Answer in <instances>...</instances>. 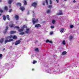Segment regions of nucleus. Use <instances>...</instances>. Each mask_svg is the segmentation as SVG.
Listing matches in <instances>:
<instances>
[{
	"label": "nucleus",
	"mask_w": 79,
	"mask_h": 79,
	"mask_svg": "<svg viewBox=\"0 0 79 79\" xmlns=\"http://www.w3.org/2000/svg\"><path fill=\"white\" fill-rule=\"evenodd\" d=\"M38 21H39L38 19H35L34 18L32 19V23L33 24H35V23H38Z\"/></svg>",
	"instance_id": "f257e3e1"
},
{
	"label": "nucleus",
	"mask_w": 79,
	"mask_h": 79,
	"mask_svg": "<svg viewBox=\"0 0 79 79\" xmlns=\"http://www.w3.org/2000/svg\"><path fill=\"white\" fill-rule=\"evenodd\" d=\"M12 38H13V39H17V36L16 35H10L7 37V39H12Z\"/></svg>",
	"instance_id": "f03ea898"
},
{
	"label": "nucleus",
	"mask_w": 79,
	"mask_h": 79,
	"mask_svg": "<svg viewBox=\"0 0 79 79\" xmlns=\"http://www.w3.org/2000/svg\"><path fill=\"white\" fill-rule=\"evenodd\" d=\"M15 28H16L17 29H18V30L19 32H22V31H23V30H24V28H22L21 29H19V27L18 26H16L15 27Z\"/></svg>",
	"instance_id": "7ed1b4c3"
},
{
	"label": "nucleus",
	"mask_w": 79,
	"mask_h": 79,
	"mask_svg": "<svg viewBox=\"0 0 79 79\" xmlns=\"http://www.w3.org/2000/svg\"><path fill=\"white\" fill-rule=\"evenodd\" d=\"M20 42H21V41H20V40L17 41L15 42V45H18V44H19Z\"/></svg>",
	"instance_id": "20e7f679"
},
{
	"label": "nucleus",
	"mask_w": 79,
	"mask_h": 79,
	"mask_svg": "<svg viewBox=\"0 0 79 79\" xmlns=\"http://www.w3.org/2000/svg\"><path fill=\"white\" fill-rule=\"evenodd\" d=\"M37 3L34 2L32 4V6H34V8H35V7H36V6H37Z\"/></svg>",
	"instance_id": "39448f33"
},
{
	"label": "nucleus",
	"mask_w": 79,
	"mask_h": 79,
	"mask_svg": "<svg viewBox=\"0 0 79 79\" xmlns=\"http://www.w3.org/2000/svg\"><path fill=\"white\" fill-rule=\"evenodd\" d=\"M20 9L22 11H23L25 10V7L24 6H20Z\"/></svg>",
	"instance_id": "423d86ee"
},
{
	"label": "nucleus",
	"mask_w": 79,
	"mask_h": 79,
	"mask_svg": "<svg viewBox=\"0 0 79 79\" xmlns=\"http://www.w3.org/2000/svg\"><path fill=\"white\" fill-rule=\"evenodd\" d=\"M35 27H37V28H38L40 27H41V25L40 24H36L35 25Z\"/></svg>",
	"instance_id": "0eeeda50"
},
{
	"label": "nucleus",
	"mask_w": 79,
	"mask_h": 79,
	"mask_svg": "<svg viewBox=\"0 0 79 79\" xmlns=\"http://www.w3.org/2000/svg\"><path fill=\"white\" fill-rule=\"evenodd\" d=\"M26 31H25L26 33L29 34V29L27 28L26 29Z\"/></svg>",
	"instance_id": "6e6552de"
},
{
	"label": "nucleus",
	"mask_w": 79,
	"mask_h": 79,
	"mask_svg": "<svg viewBox=\"0 0 79 79\" xmlns=\"http://www.w3.org/2000/svg\"><path fill=\"white\" fill-rule=\"evenodd\" d=\"M15 18L16 20H18L19 19V16L18 15H16L15 16Z\"/></svg>",
	"instance_id": "1a4fd4ad"
},
{
	"label": "nucleus",
	"mask_w": 79,
	"mask_h": 79,
	"mask_svg": "<svg viewBox=\"0 0 79 79\" xmlns=\"http://www.w3.org/2000/svg\"><path fill=\"white\" fill-rule=\"evenodd\" d=\"M63 15V13L61 11H60V12L59 13L57 14V15Z\"/></svg>",
	"instance_id": "9d476101"
},
{
	"label": "nucleus",
	"mask_w": 79,
	"mask_h": 79,
	"mask_svg": "<svg viewBox=\"0 0 79 79\" xmlns=\"http://www.w3.org/2000/svg\"><path fill=\"white\" fill-rule=\"evenodd\" d=\"M47 13L48 14V13H51V10H50L48 9L47 10Z\"/></svg>",
	"instance_id": "9b49d317"
},
{
	"label": "nucleus",
	"mask_w": 79,
	"mask_h": 79,
	"mask_svg": "<svg viewBox=\"0 0 79 79\" xmlns=\"http://www.w3.org/2000/svg\"><path fill=\"white\" fill-rule=\"evenodd\" d=\"M67 53V52L66 51L63 52L62 53V55H66V54Z\"/></svg>",
	"instance_id": "f8f14e48"
},
{
	"label": "nucleus",
	"mask_w": 79,
	"mask_h": 79,
	"mask_svg": "<svg viewBox=\"0 0 79 79\" xmlns=\"http://www.w3.org/2000/svg\"><path fill=\"white\" fill-rule=\"evenodd\" d=\"M13 0H9L8 4H11V2H13Z\"/></svg>",
	"instance_id": "ddd939ff"
},
{
	"label": "nucleus",
	"mask_w": 79,
	"mask_h": 79,
	"mask_svg": "<svg viewBox=\"0 0 79 79\" xmlns=\"http://www.w3.org/2000/svg\"><path fill=\"white\" fill-rule=\"evenodd\" d=\"M10 17V16L8 15H7L6 16V18L8 20L10 21V18H9Z\"/></svg>",
	"instance_id": "4468645a"
},
{
	"label": "nucleus",
	"mask_w": 79,
	"mask_h": 79,
	"mask_svg": "<svg viewBox=\"0 0 79 79\" xmlns=\"http://www.w3.org/2000/svg\"><path fill=\"white\" fill-rule=\"evenodd\" d=\"M64 28H61L60 31V32H63L64 31Z\"/></svg>",
	"instance_id": "2eb2a0df"
},
{
	"label": "nucleus",
	"mask_w": 79,
	"mask_h": 79,
	"mask_svg": "<svg viewBox=\"0 0 79 79\" xmlns=\"http://www.w3.org/2000/svg\"><path fill=\"white\" fill-rule=\"evenodd\" d=\"M23 3L24 5H27V2H26V0H24Z\"/></svg>",
	"instance_id": "dca6fc26"
},
{
	"label": "nucleus",
	"mask_w": 79,
	"mask_h": 79,
	"mask_svg": "<svg viewBox=\"0 0 79 79\" xmlns=\"http://www.w3.org/2000/svg\"><path fill=\"white\" fill-rule=\"evenodd\" d=\"M15 26V24H11V25H9V26L10 27H13Z\"/></svg>",
	"instance_id": "f3484780"
},
{
	"label": "nucleus",
	"mask_w": 79,
	"mask_h": 79,
	"mask_svg": "<svg viewBox=\"0 0 79 79\" xmlns=\"http://www.w3.org/2000/svg\"><path fill=\"white\" fill-rule=\"evenodd\" d=\"M3 19L4 21H5L6 20V16H5V15H3Z\"/></svg>",
	"instance_id": "a211bd4d"
},
{
	"label": "nucleus",
	"mask_w": 79,
	"mask_h": 79,
	"mask_svg": "<svg viewBox=\"0 0 79 79\" xmlns=\"http://www.w3.org/2000/svg\"><path fill=\"white\" fill-rule=\"evenodd\" d=\"M16 31H10V34H15V33H16Z\"/></svg>",
	"instance_id": "6ab92c4d"
},
{
	"label": "nucleus",
	"mask_w": 79,
	"mask_h": 79,
	"mask_svg": "<svg viewBox=\"0 0 79 79\" xmlns=\"http://www.w3.org/2000/svg\"><path fill=\"white\" fill-rule=\"evenodd\" d=\"M7 30H8V26H7L6 27V29L5 30V31L4 32L5 33H6V31H7Z\"/></svg>",
	"instance_id": "aec40b11"
},
{
	"label": "nucleus",
	"mask_w": 79,
	"mask_h": 79,
	"mask_svg": "<svg viewBox=\"0 0 79 79\" xmlns=\"http://www.w3.org/2000/svg\"><path fill=\"white\" fill-rule=\"evenodd\" d=\"M56 21H55V20L53 19V20H52V24H55Z\"/></svg>",
	"instance_id": "412c9836"
},
{
	"label": "nucleus",
	"mask_w": 79,
	"mask_h": 79,
	"mask_svg": "<svg viewBox=\"0 0 79 79\" xmlns=\"http://www.w3.org/2000/svg\"><path fill=\"white\" fill-rule=\"evenodd\" d=\"M62 44H63V45H66V42H65V40H63L62 42Z\"/></svg>",
	"instance_id": "4be33fe9"
},
{
	"label": "nucleus",
	"mask_w": 79,
	"mask_h": 79,
	"mask_svg": "<svg viewBox=\"0 0 79 79\" xmlns=\"http://www.w3.org/2000/svg\"><path fill=\"white\" fill-rule=\"evenodd\" d=\"M3 39L2 38L0 40V43H2L3 42Z\"/></svg>",
	"instance_id": "5701e85b"
},
{
	"label": "nucleus",
	"mask_w": 79,
	"mask_h": 79,
	"mask_svg": "<svg viewBox=\"0 0 79 79\" xmlns=\"http://www.w3.org/2000/svg\"><path fill=\"white\" fill-rule=\"evenodd\" d=\"M7 42H8V40H6L4 42L5 44H6V43H7Z\"/></svg>",
	"instance_id": "b1692460"
},
{
	"label": "nucleus",
	"mask_w": 79,
	"mask_h": 79,
	"mask_svg": "<svg viewBox=\"0 0 79 79\" xmlns=\"http://www.w3.org/2000/svg\"><path fill=\"white\" fill-rule=\"evenodd\" d=\"M48 8H52V5H49L48 6Z\"/></svg>",
	"instance_id": "393cba45"
},
{
	"label": "nucleus",
	"mask_w": 79,
	"mask_h": 79,
	"mask_svg": "<svg viewBox=\"0 0 79 79\" xmlns=\"http://www.w3.org/2000/svg\"><path fill=\"white\" fill-rule=\"evenodd\" d=\"M4 10H6V11H7L8 10V7L6 6H5L4 7Z\"/></svg>",
	"instance_id": "a878e982"
},
{
	"label": "nucleus",
	"mask_w": 79,
	"mask_h": 79,
	"mask_svg": "<svg viewBox=\"0 0 79 79\" xmlns=\"http://www.w3.org/2000/svg\"><path fill=\"white\" fill-rule=\"evenodd\" d=\"M13 39H10L8 40V42H11L12 41H13Z\"/></svg>",
	"instance_id": "bb28decb"
},
{
	"label": "nucleus",
	"mask_w": 79,
	"mask_h": 79,
	"mask_svg": "<svg viewBox=\"0 0 79 79\" xmlns=\"http://www.w3.org/2000/svg\"><path fill=\"white\" fill-rule=\"evenodd\" d=\"M17 5H19V6H21V3L19 2L17 3Z\"/></svg>",
	"instance_id": "cd10ccee"
},
{
	"label": "nucleus",
	"mask_w": 79,
	"mask_h": 79,
	"mask_svg": "<svg viewBox=\"0 0 79 79\" xmlns=\"http://www.w3.org/2000/svg\"><path fill=\"white\" fill-rule=\"evenodd\" d=\"M20 35H23V34H24V32H22L19 33Z\"/></svg>",
	"instance_id": "c85d7f7f"
},
{
	"label": "nucleus",
	"mask_w": 79,
	"mask_h": 79,
	"mask_svg": "<svg viewBox=\"0 0 79 79\" xmlns=\"http://www.w3.org/2000/svg\"><path fill=\"white\" fill-rule=\"evenodd\" d=\"M23 28L24 29V28H27V26H26V25H24L23 26Z\"/></svg>",
	"instance_id": "c756f323"
},
{
	"label": "nucleus",
	"mask_w": 79,
	"mask_h": 79,
	"mask_svg": "<svg viewBox=\"0 0 79 79\" xmlns=\"http://www.w3.org/2000/svg\"><path fill=\"white\" fill-rule=\"evenodd\" d=\"M35 63H37V61H36L35 60H34L33 62V64H35Z\"/></svg>",
	"instance_id": "7c9ffc66"
},
{
	"label": "nucleus",
	"mask_w": 79,
	"mask_h": 79,
	"mask_svg": "<svg viewBox=\"0 0 79 79\" xmlns=\"http://www.w3.org/2000/svg\"><path fill=\"white\" fill-rule=\"evenodd\" d=\"M51 29H53V28H55V27L53 26H51Z\"/></svg>",
	"instance_id": "2f4dec72"
},
{
	"label": "nucleus",
	"mask_w": 79,
	"mask_h": 79,
	"mask_svg": "<svg viewBox=\"0 0 79 79\" xmlns=\"http://www.w3.org/2000/svg\"><path fill=\"white\" fill-rule=\"evenodd\" d=\"M35 50L36 52H39V49L37 48L35 49Z\"/></svg>",
	"instance_id": "473e14b6"
},
{
	"label": "nucleus",
	"mask_w": 79,
	"mask_h": 79,
	"mask_svg": "<svg viewBox=\"0 0 79 79\" xmlns=\"http://www.w3.org/2000/svg\"><path fill=\"white\" fill-rule=\"evenodd\" d=\"M52 0H50V4L51 5L52 3Z\"/></svg>",
	"instance_id": "72a5a7b5"
},
{
	"label": "nucleus",
	"mask_w": 79,
	"mask_h": 79,
	"mask_svg": "<svg viewBox=\"0 0 79 79\" xmlns=\"http://www.w3.org/2000/svg\"><path fill=\"white\" fill-rule=\"evenodd\" d=\"M69 38H70V40H72V39H73V36H70Z\"/></svg>",
	"instance_id": "f704fd0d"
},
{
	"label": "nucleus",
	"mask_w": 79,
	"mask_h": 79,
	"mask_svg": "<svg viewBox=\"0 0 79 79\" xmlns=\"http://www.w3.org/2000/svg\"><path fill=\"white\" fill-rule=\"evenodd\" d=\"M73 27H74V26H73V25H70V28H73Z\"/></svg>",
	"instance_id": "c9c22d12"
},
{
	"label": "nucleus",
	"mask_w": 79,
	"mask_h": 79,
	"mask_svg": "<svg viewBox=\"0 0 79 79\" xmlns=\"http://www.w3.org/2000/svg\"><path fill=\"white\" fill-rule=\"evenodd\" d=\"M2 57V54H0V58H1Z\"/></svg>",
	"instance_id": "e433bc0d"
},
{
	"label": "nucleus",
	"mask_w": 79,
	"mask_h": 79,
	"mask_svg": "<svg viewBox=\"0 0 79 79\" xmlns=\"http://www.w3.org/2000/svg\"><path fill=\"white\" fill-rule=\"evenodd\" d=\"M11 11H12V9H10L9 11V13H11Z\"/></svg>",
	"instance_id": "4c0bfd02"
},
{
	"label": "nucleus",
	"mask_w": 79,
	"mask_h": 79,
	"mask_svg": "<svg viewBox=\"0 0 79 79\" xmlns=\"http://www.w3.org/2000/svg\"><path fill=\"white\" fill-rule=\"evenodd\" d=\"M49 40H46V42L47 43V42H49Z\"/></svg>",
	"instance_id": "58836bf2"
},
{
	"label": "nucleus",
	"mask_w": 79,
	"mask_h": 79,
	"mask_svg": "<svg viewBox=\"0 0 79 79\" xmlns=\"http://www.w3.org/2000/svg\"><path fill=\"white\" fill-rule=\"evenodd\" d=\"M46 2L47 5H48V0H46Z\"/></svg>",
	"instance_id": "ea45409f"
},
{
	"label": "nucleus",
	"mask_w": 79,
	"mask_h": 79,
	"mask_svg": "<svg viewBox=\"0 0 79 79\" xmlns=\"http://www.w3.org/2000/svg\"><path fill=\"white\" fill-rule=\"evenodd\" d=\"M0 12H1V13L3 12V10L1 9H0Z\"/></svg>",
	"instance_id": "a19ab883"
},
{
	"label": "nucleus",
	"mask_w": 79,
	"mask_h": 79,
	"mask_svg": "<svg viewBox=\"0 0 79 79\" xmlns=\"http://www.w3.org/2000/svg\"><path fill=\"white\" fill-rule=\"evenodd\" d=\"M45 2H43V5H45Z\"/></svg>",
	"instance_id": "79ce46f5"
},
{
	"label": "nucleus",
	"mask_w": 79,
	"mask_h": 79,
	"mask_svg": "<svg viewBox=\"0 0 79 79\" xmlns=\"http://www.w3.org/2000/svg\"><path fill=\"white\" fill-rule=\"evenodd\" d=\"M49 43H50V44H52V41H49Z\"/></svg>",
	"instance_id": "37998d69"
},
{
	"label": "nucleus",
	"mask_w": 79,
	"mask_h": 79,
	"mask_svg": "<svg viewBox=\"0 0 79 79\" xmlns=\"http://www.w3.org/2000/svg\"><path fill=\"white\" fill-rule=\"evenodd\" d=\"M50 34L51 35H52L53 34V32H51Z\"/></svg>",
	"instance_id": "c03bdc74"
},
{
	"label": "nucleus",
	"mask_w": 79,
	"mask_h": 79,
	"mask_svg": "<svg viewBox=\"0 0 79 79\" xmlns=\"http://www.w3.org/2000/svg\"><path fill=\"white\" fill-rule=\"evenodd\" d=\"M56 2H57V3H58V2H59V0H56Z\"/></svg>",
	"instance_id": "a18cd8bd"
},
{
	"label": "nucleus",
	"mask_w": 79,
	"mask_h": 79,
	"mask_svg": "<svg viewBox=\"0 0 79 79\" xmlns=\"http://www.w3.org/2000/svg\"><path fill=\"white\" fill-rule=\"evenodd\" d=\"M73 2V3H75L76 2V1L75 0H74Z\"/></svg>",
	"instance_id": "49530a36"
},
{
	"label": "nucleus",
	"mask_w": 79,
	"mask_h": 79,
	"mask_svg": "<svg viewBox=\"0 0 79 79\" xmlns=\"http://www.w3.org/2000/svg\"><path fill=\"white\" fill-rule=\"evenodd\" d=\"M5 50V48H3V50Z\"/></svg>",
	"instance_id": "de8ad7c7"
},
{
	"label": "nucleus",
	"mask_w": 79,
	"mask_h": 79,
	"mask_svg": "<svg viewBox=\"0 0 79 79\" xmlns=\"http://www.w3.org/2000/svg\"><path fill=\"white\" fill-rule=\"evenodd\" d=\"M35 16V15H33V16Z\"/></svg>",
	"instance_id": "09e8293b"
},
{
	"label": "nucleus",
	"mask_w": 79,
	"mask_h": 79,
	"mask_svg": "<svg viewBox=\"0 0 79 79\" xmlns=\"http://www.w3.org/2000/svg\"><path fill=\"white\" fill-rule=\"evenodd\" d=\"M0 2H2V0H0Z\"/></svg>",
	"instance_id": "8fccbe9b"
},
{
	"label": "nucleus",
	"mask_w": 79,
	"mask_h": 79,
	"mask_svg": "<svg viewBox=\"0 0 79 79\" xmlns=\"http://www.w3.org/2000/svg\"><path fill=\"white\" fill-rule=\"evenodd\" d=\"M29 12H28V15H29Z\"/></svg>",
	"instance_id": "3c124183"
},
{
	"label": "nucleus",
	"mask_w": 79,
	"mask_h": 79,
	"mask_svg": "<svg viewBox=\"0 0 79 79\" xmlns=\"http://www.w3.org/2000/svg\"><path fill=\"white\" fill-rule=\"evenodd\" d=\"M33 13H34V11H33Z\"/></svg>",
	"instance_id": "603ef678"
},
{
	"label": "nucleus",
	"mask_w": 79,
	"mask_h": 79,
	"mask_svg": "<svg viewBox=\"0 0 79 79\" xmlns=\"http://www.w3.org/2000/svg\"><path fill=\"white\" fill-rule=\"evenodd\" d=\"M9 7H10V8H11V6H9Z\"/></svg>",
	"instance_id": "864d4df0"
},
{
	"label": "nucleus",
	"mask_w": 79,
	"mask_h": 79,
	"mask_svg": "<svg viewBox=\"0 0 79 79\" xmlns=\"http://www.w3.org/2000/svg\"><path fill=\"white\" fill-rule=\"evenodd\" d=\"M32 71H34V69H32Z\"/></svg>",
	"instance_id": "5fc2aeb1"
},
{
	"label": "nucleus",
	"mask_w": 79,
	"mask_h": 79,
	"mask_svg": "<svg viewBox=\"0 0 79 79\" xmlns=\"http://www.w3.org/2000/svg\"><path fill=\"white\" fill-rule=\"evenodd\" d=\"M1 15H2V14H0V16H1Z\"/></svg>",
	"instance_id": "6e6d98bb"
},
{
	"label": "nucleus",
	"mask_w": 79,
	"mask_h": 79,
	"mask_svg": "<svg viewBox=\"0 0 79 79\" xmlns=\"http://www.w3.org/2000/svg\"><path fill=\"white\" fill-rule=\"evenodd\" d=\"M64 1H66L67 0H64Z\"/></svg>",
	"instance_id": "4d7b16f0"
}]
</instances>
